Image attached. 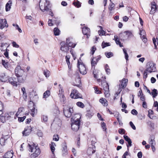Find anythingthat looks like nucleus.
<instances>
[{
    "mask_svg": "<svg viewBox=\"0 0 158 158\" xmlns=\"http://www.w3.org/2000/svg\"><path fill=\"white\" fill-rule=\"evenodd\" d=\"M26 117L24 116L22 117H18V120L19 122H23L26 118Z\"/></svg>",
    "mask_w": 158,
    "mask_h": 158,
    "instance_id": "56",
    "label": "nucleus"
},
{
    "mask_svg": "<svg viewBox=\"0 0 158 158\" xmlns=\"http://www.w3.org/2000/svg\"><path fill=\"white\" fill-rule=\"evenodd\" d=\"M151 94H152L153 98L157 96L158 95L157 90L156 89H154L151 92Z\"/></svg>",
    "mask_w": 158,
    "mask_h": 158,
    "instance_id": "34",
    "label": "nucleus"
},
{
    "mask_svg": "<svg viewBox=\"0 0 158 158\" xmlns=\"http://www.w3.org/2000/svg\"><path fill=\"white\" fill-rule=\"evenodd\" d=\"M101 126L104 131H106V124L104 122L101 123Z\"/></svg>",
    "mask_w": 158,
    "mask_h": 158,
    "instance_id": "51",
    "label": "nucleus"
},
{
    "mask_svg": "<svg viewBox=\"0 0 158 158\" xmlns=\"http://www.w3.org/2000/svg\"><path fill=\"white\" fill-rule=\"evenodd\" d=\"M128 82V80L126 79H123L122 81L121 86L122 89H124L126 86Z\"/></svg>",
    "mask_w": 158,
    "mask_h": 158,
    "instance_id": "26",
    "label": "nucleus"
},
{
    "mask_svg": "<svg viewBox=\"0 0 158 158\" xmlns=\"http://www.w3.org/2000/svg\"><path fill=\"white\" fill-rule=\"evenodd\" d=\"M12 5V2L11 0H9L6 5V11H9L11 8Z\"/></svg>",
    "mask_w": 158,
    "mask_h": 158,
    "instance_id": "24",
    "label": "nucleus"
},
{
    "mask_svg": "<svg viewBox=\"0 0 158 158\" xmlns=\"http://www.w3.org/2000/svg\"><path fill=\"white\" fill-rule=\"evenodd\" d=\"M131 113L134 115H137L138 114L137 111L135 109H133L131 111Z\"/></svg>",
    "mask_w": 158,
    "mask_h": 158,
    "instance_id": "60",
    "label": "nucleus"
},
{
    "mask_svg": "<svg viewBox=\"0 0 158 158\" xmlns=\"http://www.w3.org/2000/svg\"><path fill=\"white\" fill-rule=\"evenodd\" d=\"M2 64L6 69H9V63L8 62H6L4 60H2Z\"/></svg>",
    "mask_w": 158,
    "mask_h": 158,
    "instance_id": "30",
    "label": "nucleus"
},
{
    "mask_svg": "<svg viewBox=\"0 0 158 158\" xmlns=\"http://www.w3.org/2000/svg\"><path fill=\"white\" fill-rule=\"evenodd\" d=\"M142 106L144 108H147V103L145 102H143L142 103Z\"/></svg>",
    "mask_w": 158,
    "mask_h": 158,
    "instance_id": "63",
    "label": "nucleus"
},
{
    "mask_svg": "<svg viewBox=\"0 0 158 158\" xmlns=\"http://www.w3.org/2000/svg\"><path fill=\"white\" fill-rule=\"evenodd\" d=\"M124 33H125V35L127 36V37H125L124 38H123V40H126L128 38H131L133 36V35L131 31H127L124 32Z\"/></svg>",
    "mask_w": 158,
    "mask_h": 158,
    "instance_id": "23",
    "label": "nucleus"
},
{
    "mask_svg": "<svg viewBox=\"0 0 158 158\" xmlns=\"http://www.w3.org/2000/svg\"><path fill=\"white\" fill-rule=\"evenodd\" d=\"M8 77L5 73H2L0 76V80L2 82H7Z\"/></svg>",
    "mask_w": 158,
    "mask_h": 158,
    "instance_id": "19",
    "label": "nucleus"
},
{
    "mask_svg": "<svg viewBox=\"0 0 158 158\" xmlns=\"http://www.w3.org/2000/svg\"><path fill=\"white\" fill-rule=\"evenodd\" d=\"M80 117L79 118H76L72 117L71 118L72 123L71 124V128L74 131H77L79 128L80 123Z\"/></svg>",
    "mask_w": 158,
    "mask_h": 158,
    "instance_id": "4",
    "label": "nucleus"
},
{
    "mask_svg": "<svg viewBox=\"0 0 158 158\" xmlns=\"http://www.w3.org/2000/svg\"><path fill=\"white\" fill-rule=\"evenodd\" d=\"M114 39L115 42L117 44H118L121 47H123V44H121L117 36L116 37L115 36H114Z\"/></svg>",
    "mask_w": 158,
    "mask_h": 158,
    "instance_id": "35",
    "label": "nucleus"
},
{
    "mask_svg": "<svg viewBox=\"0 0 158 158\" xmlns=\"http://www.w3.org/2000/svg\"><path fill=\"white\" fill-rule=\"evenodd\" d=\"M5 27H8V25L7 23L6 20L4 19V22L0 25V28L2 29Z\"/></svg>",
    "mask_w": 158,
    "mask_h": 158,
    "instance_id": "31",
    "label": "nucleus"
},
{
    "mask_svg": "<svg viewBox=\"0 0 158 158\" xmlns=\"http://www.w3.org/2000/svg\"><path fill=\"white\" fill-rule=\"evenodd\" d=\"M50 4V2L47 0H40L39 3V6L40 10L43 12L45 11H49V14L53 18H54V14L51 9L48 7Z\"/></svg>",
    "mask_w": 158,
    "mask_h": 158,
    "instance_id": "1",
    "label": "nucleus"
},
{
    "mask_svg": "<svg viewBox=\"0 0 158 158\" xmlns=\"http://www.w3.org/2000/svg\"><path fill=\"white\" fill-rule=\"evenodd\" d=\"M48 24L49 26H52L53 25V24L52 23V20L49 19L48 22Z\"/></svg>",
    "mask_w": 158,
    "mask_h": 158,
    "instance_id": "64",
    "label": "nucleus"
},
{
    "mask_svg": "<svg viewBox=\"0 0 158 158\" xmlns=\"http://www.w3.org/2000/svg\"><path fill=\"white\" fill-rule=\"evenodd\" d=\"M54 124H56L58 127H60L61 125L60 119L58 118H55L51 126Z\"/></svg>",
    "mask_w": 158,
    "mask_h": 158,
    "instance_id": "18",
    "label": "nucleus"
},
{
    "mask_svg": "<svg viewBox=\"0 0 158 158\" xmlns=\"http://www.w3.org/2000/svg\"><path fill=\"white\" fill-rule=\"evenodd\" d=\"M123 52L125 55V58L126 59L127 61L128 60V58L129 56H128V55L127 52V51L124 48H123Z\"/></svg>",
    "mask_w": 158,
    "mask_h": 158,
    "instance_id": "47",
    "label": "nucleus"
},
{
    "mask_svg": "<svg viewBox=\"0 0 158 158\" xmlns=\"http://www.w3.org/2000/svg\"><path fill=\"white\" fill-rule=\"evenodd\" d=\"M31 127H26L22 133L23 135L25 136L28 135L31 132Z\"/></svg>",
    "mask_w": 158,
    "mask_h": 158,
    "instance_id": "16",
    "label": "nucleus"
},
{
    "mask_svg": "<svg viewBox=\"0 0 158 158\" xmlns=\"http://www.w3.org/2000/svg\"><path fill=\"white\" fill-rule=\"evenodd\" d=\"M9 136L8 135H7L5 136L4 137H2L0 139V144H1L2 145L4 146L5 145V143L6 142V140L7 139V138Z\"/></svg>",
    "mask_w": 158,
    "mask_h": 158,
    "instance_id": "27",
    "label": "nucleus"
},
{
    "mask_svg": "<svg viewBox=\"0 0 158 158\" xmlns=\"http://www.w3.org/2000/svg\"><path fill=\"white\" fill-rule=\"evenodd\" d=\"M155 66L156 64L152 62H149L147 63L146 69L143 73V78L146 79L147 77L148 72L151 73L156 71V69Z\"/></svg>",
    "mask_w": 158,
    "mask_h": 158,
    "instance_id": "3",
    "label": "nucleus"
},
{
    "mask_svg": "<svg viewBox=\"0 0 158 158\" xmlns=\"http://www.w3.org/2000/svg\"><path fill=\"white\" fill-rule=\"evenodd\" d=\"M99 102L105 106H106L108 105L107 101L104 98H102L100 99Z\"/></svg>",
    "mask_w": 158,
    "mask_h": 158,
    "instance_id": "29",
    "label": "nucleus"
},
{
    "mask_svg": "<svg viewBox=\"0 0 158 158\" xmlns=\"http://www.w3.org/2000/svg\"><path fill=\"white\" fill-rule=\"evenodd\" d=\"M110 46V43H105L103 42L102 44V48H105Z\"/></svg>",
    "mask_w": 158,
    "mask_h": 158,
    "instance_id": "43",
    "label": "nucleus"
},
{
    "mask_svg": "<svg viewBox=\"0 0 158 158\" xmlns=\"http://www.w3.org/2000/svg\"><path fill=\"white\" fill-rule=\"evenodd\" d=\"M13 151L12 150L9 151L5 154L4 158H12L13 156Z\"/></svg>",
    "mask_w": 158,
    "mask_h": 158,
    "instance_id": "21",
    "label": "nucleus"
},
{
    "mask_svg": "<svg viewBox=\"0 0 158 158\" xmlns=\"http://www.w3.org/2000/svg\"><path fill=\"white\" fill-rule=\"evenodd\" d=\"M44 74L46 78L48 77L50 75V72L48 70L46 69L44 71Z\"/></svg>",
    "mask_w": 158,
    "mask_h": 158,
    "instance_id": "40",
    "label": "nucleus"
},
{
    "mask_svg": "<svg viewBox=\"0 0 158 158\" xmlns=\"http://www.w3.org/2000/svg\"><path fill=\"white\" fill-rule=\"evenodd\" d=\"M50 94V92L49 90H47L43 94V98H47L48 97Z\"/></svg>",
    "mask_w": 158,
    "mask_h": 158,
    "instance_id": "39",
    "label": "nucleus"
},
{
    "mask_svg": "<svg viewBox=\"0 0 158 158\" xmlns=\"http://www.w3.org/2000/svg\"><path fill=\"white\" fill-rule=\"evenodd\" d=\"M105 70L108 74H110V69L109 68V66L107 64H106L105 65Z\"/></svg>",
    "mask_w": 158,
    "mask_h": 158,
    "instance_id": "48",
    "label": "nucleus"
},
{
    "mask_svg": "<svg viewBox=\"0 0 158 158\" xmlns=\"http://www.w3.org/2000/svg\"><path fill=\"white\" fill-rule=\"evenodd\" d=\"M96 49V48L94 46L92 48H91V52H90V54H92V55H93L94 54V53Z\"/></svg>",
    "mask_w": 158,
    "mask_h": 158,
    "instance_id": "58",
    "label": "nucleus"
},
{
    "mask_svg": "<svg viewBox=\"0 0 158 158\" xmlns=\"http://www.w3.org/2000/svg\"><path fill=\"white\" fill-rule=\"evenodd\" d=\"M130 125V126L134 130H135L136 129V127L133 124V123L131 121L129 123Z\"/></svg>",
    "mask_w": 158,
    "mask_h": 158,
    "instance_id": "59",
    "label": "nucleus"
},
{
    "mask_svg": "<svg viewBox=\"0 0 158 158\" xmlns=\"http://www.w3.org/2000/svg\"><path fill=\"white\" fill-rule=\"evenodd\" d=\"M23 75H21V76H19L17 77V81L20 83H23L24 81L25 77L23 78Z\"/></svg>",
    "mask_w": 158,
    "mask_h": 158,
    "instance_id": "32",
    "label": "nucleus"
},
{
    "mask_svg": "<svg viewBox=\"0 0 158 158\" xmlns=\"http://www.w3.org/2000/svg\"><path fill=\"white\" fill-rule=\"evenodd\" d=\"M95 59L94 57H93L92 58V60L91 61V64L92 67H93V66H94L95 65H96L97 63V62L96 61L94 60V59Z\"/></svg>",
    "mask_w": 158,
    "mask_h": 158,
    "instance_id": "46",
    "label": "nucleus"
},
{
    "mask_svg": "<svg viewBox=\"0 0 158 158\" xmlns=\"http://www.w3.org/2000/svg\"><path fill=\"white\" fill-rule=\"evenodd\" d=\"M15 72L16 77L23 75L24 73V70L23 69H21L20 65L17 66L15 69Z\"/></svg>",
    "mask_w": 158,
    "mask_h": 158,
    "instance_id": "8",
    "label": "nucleus"
},
{
    "mask_svg": "<svg viewBox=\"0 0 158 158\" xmlns=\"http://www.w3.org/2000/svg\"><path fill=\"white\" fill-rule=\"evenodd\" d=\"M93 113L91 111L89 110L87 111L86 115V116L90 118L93 115Z\"/></svg>",
    "mask_w": 158,
    "mask_h": 158,
    "instance_id": "44",
    "label": "nucleus"
},
{
    "mask_svg": "<svg viewBox=\"0 0 158 158\" xmlns=\"http://www.w3.org/2000/svg\"><path fill=\"white\" fill-rule=\"evenodd\" d=\"M63 149L62 150V155L65 156L68 154V151L66 143H64L62 145Z\"/></svg>",
    "mask_w": 158,
    "mask_h": 158,
    "instance_id": "17",
    "label": "nucleus"
},
{
    "mask_svg": "<svg viewBox=\"0 0 158 158\" xmlns=\"http://www.w3.org/2000/svg\"><path fill=\"white\" fill-rule=\"evenodd\" d=\"M95 92L97 94H100L101 93V91L99 90L97 87H94Z\"/></svg>",
    "mask_w": 158,
    "mask_h": 158,
    "instance_id": "53",
    "label": "nucleus"
},
{
    "mask_svg": "<svg viewBox=\"0 0 158 158\" xmlns=\"http://www.w3.org/2000/svg\"><path fill=\"white\" fill-rule=\"evenodd\" d=\"M98 33L99 34V35H105V32L103 30H99L98 31Z\"/></svg>",
    "mask_w": 158,
    "mask_h": 158,
    "instance_id": "54",
    "label": "nucleus"
},
{
    "mask_svg": "<svg viewBox=\"0 0 158 158\" xmlns=\"http://www.w3.org/2000/svg\"><path fill=\"white\" fill-rule=\"evenodd\" d=\"M77 67L78 68L81 73L84 75L86 73V68L85 65L82 63H80L78 61Z\"/></svg>",
    "mask_w": 158,
    "mask_h": 158,
    "instance_id": "6",
    "label": "nucleus"
},
{
    "mask_svg": "<svg viewBox=\"0 0 158 158\" xmlns=\"http://www.w3.org/2000/svg\"><path fill=\"white\" fill-rule=\"evenodd\" d=\"M119 37L120 38L121 40H123V38H124L125 37H127L126 35H125V33H121L119 35Z\"/></svg>",
    "mask_w": 158,
    "mask_h": 158,
    "instance_id": "55",
    "label": "nucleus"
},
{
    "mask_svg": "<svg viewBox=\"0 0 158 158\" xmlns=\"http://www.w3.org/2000/svg\"><path fill=\"white\" fill-rule=\"evenodd\" d=\"M140 37L143 42L145 43L147 42V39L146 37V34L144 30L142 29H140Z\"/></svg>",
    "mask_w": 158,
    "mask_h": 158,
    "instance_id": "10",
    "label": "nucleus"
},
{
    "mask_svg": "<svg viewBox=\"0 0 158 158\" xmlns=\"http://www.w3.org/2000/svg\"><path fill=\"white\" fill-rule=\"evenodd\" d=\"M149 143L151 144V146L152 145H156V142L155 140V137L154 135H151L148 140Z\"/></svg>",
    "mask_w": 158,
    "mask_h": 158,
    "instance_id": "22",
    "label": "nucleus"
},
{
    "mask_svg": "<svg viewBox=\"0 0 158 158\" xmlns=\"http://www.w3.org/2000/svg\"><path fill=\"white\" fill-rule=\"evenodd\" d=\"M42 121L44 123L47 122L48 120V117L47 115H43L41 116Z\"/></svg>",
    "mask_w": 158,
    "mask_h": 158,
    "instance_id": "37",
    "label": "nucleus"
},
{
    "mask_svg": "<svg viewBox=\"0 0 158 158\" xmlns=\"http://www.w3.org/2000/svg\"><path fill=\"white\" fill-rule=\"evenodd\" d=\"M119 134H125V130L123 128L119 129L118 131Z\"/></svg>",
    "mask_w": 158,
    "mask_h": 158,
    "instance_id": "52",
    "label": "nucleus"
},
{
    "mask_svg": "<svg viewBox=\"0 0 158 158\" xmlns=\"http://www.w3.org/2000/svg\"><path fill=\"white\" fill-rule=\"evenodd\" d=\"M13 46L16 48H19V46L18 44H17L15 42H13L12 43Z\"/></svg>",
    "mask_w": 158,
    "mask_h": 158,
    "instance_id": "62",
    "label": "nucleus"
},
{
    "mask_svg": "<svg viewBox=\"0 0 158 158\" xmlns=\"http://www.w3.org/2000/svg\"><path fill=\"white\" fill-rule=\"evenodd\" d=\"M105 54L108 58H110L113 56V53L111 52H105Z\"/></svg>",
    "mask_w": 158,
    "mask_h": 158,
    "instance_id": "38",
    "label": "nucleus"
},
{
    "mask_svg": "<svg viewBox=\"0 0 158 158\" xmlns=\"http://www.w3.org/2000/svg\"><path fill=\"white\" fill-rule=\"evenodd\" d=\"M73 3L74 5L78 8L80 7L81 6V4L80 2L78 1H75Z\"/></svg>",
    "mask_w": 158,
    "mask_h": 158,
    "instance_id": "41",
    "label": "nucleus"
},
{
    "mask_svg": "<svg viewBox=\"0 0 158 158\" xmlns=\"http://www.w3.org/2000/svg\"><path fill=\"white\" fill-rule=\"evenodd\" d=\"M37 112V110H35L34 107H33L31 110V114L32 116L34 117V115L35 113H36Z\"/></svg>",
    "mask_w": 158,
    "mask_h": 158,
    "instance_id": "45",
    "label": "nucleus"
},
{
    "mask_svg": "<svg viewBox=\"0 0 158 158\" xmlns=\"http://www.w3.org/2000/svg\"><path fill=\"white\" fill-rule=\"evenodd\" d=\"M61 47L60 50L64 53L67 52L69 50V48L67 44H66L64 42H63L61 43Z\"/></svg>",
    "mask_w": 158,
    "mask_h": 158,
    "instance_id": "11",
    "label": "nucleus"
},
{
    "mask_svg": "<svg viewBox=\"0 0 158 158\" xmlns=\"http://www.w3.org/2000/svg\"><path fill=\"white\" fill-rule=\"evenodd\" d=\"M59 95L60 97V100L61 102L63 104H64L66 102V99L64 95L62 94V89L59 90Z\"/></svg>",
    "mask_w": 158,
    "mask_h": 158,
    "instance_id": "15",
    "label": "nucleus"
},
{
    "mask_svg": "<svg viewBox=\"0 0 158 158\" xmlns=\"http://www.w3.org/2000/svg\"><path fill=\"white\" fill-rule=\"evenodd\" d=\"M23 110H24V108L23 107H20L19 108L18 110V111L15 114V115L16 116V117H18L19 114L21 112H22Z\"/></svg>",
    "mask_w": 158,
    "mask_h": 158,
    "instance_id": "42",
    "label": "nucleus"
},
{
    "mask_svg": "<svg viewBox=\"0 0 158 158\" xmlns=\"http://www.w3.org/2000/svg\"><path fill=\"white\" fill-rule=\"evenodd\" d=\"M54 34L55 35H60V31L57 27H55L53 30Z\"/></svg>",
    "mask_w": 158,
    "mask_h": 158,
    "instance_id": "36",
    "label": "nucleus"
},
{
    "mask_svg": "<svg viewBox=\"0 0 158 158\" xmlns=\"http://www.w3.org/2000/svg\"><path fill=\"white\" fill-rule=\"evenodd\" d=\"M28 147L29 152H32L31 154V157L35 158L37 157L40 154V150L39 147L35 145L33 143H28Z\"/></svg>",
    "mask_w": 158,
    "mask_h": 158,
    "instance_id": "2",
    "label": "nucleus"
},
{
    "mask_svg": "<svg viewBox=\"0 0 158 158\" xmlns=\"http://www.w3.org/2000/svg\"><path fill=\"white\" fill-rule=\"evenodd\" d=\"M123 137L125 140L127 142H128L129 141H130L131 140L130 138L127 135H124Z\"/></svg>",
    "mask_w": 158,
    "mask_h": 158,
    "instance_id": "57",
    "label": "nucleus"
},
{
    "mask_svg": "<svg viewBox=\"0 0 158 158\" xmlns=\"http://www.w3.org/2000/svg\"><path fill=\"white\" fill-rule=\"evenodd\" d=\"M70 97L73 98H81V95L75 89H73L70 95Z\"/></svg>",
    "mask_w": 158,
    "mask_h": 158,
    "instance_id": "7",
    "label": "nucleus"
},
{
    "mask_svg": "<svg viewBox=\"0 0 158 158\" xmlns=\"http://www.w3.org/2000/svg\"><path fill=\"white\" fill-rule=\"evenodd\" d=\"M7 81H8L12 85L16 86L17 85V79L14 77H11L8 78Z\"/></svg>",
    "mask_w": 158,
    "mask_h": 158,
    "instance_id": "14",
    "label": "nucleus"
},
{
    "mask_svg": "<svg viewBox=\"0 0 158 158\" xmlns=\"http://www.w3.org/2000/svg\"><path fill=\"white\" fill-rule=\"evenodd\" d=\"M50 148L51 151L52 153H54V152L55 150V147L56 146V145L55 143L54 142H51V144H50Z\"/></svg>",
    "mask_w": 158,
    "mask_h": 158,
    "instance_id": "33",
    "label": "nucleus"
},
{
    "mask_svg": "<svg viewBox=\"0 0 158 158\" xmlns=\"http://www.w3.org/2000/svg\"><path fill=\"white\" fill-rule=\"evenodd\" d=\"M70 40L71 39L69 38L66 39V41L67 45L68 47H69L72 48H74L76 45V44L73 43L71 42Z\"/></svg>",
    "mask_w": 158,
    "mask_h": 158,
    "instance_id": "20",
    "label": "nucleus"
},
{
    "mask_svg": "<svg viewBox=\"0 0 158 158\" xmlns=\"http://www.w3.org/2000/svg\"><path fill=\"white\" fill-rule=\"evenodd\" d=\"M53 139L54 140L57 141L59 140V137L57 135H54L53 136Z\"/></svg>",
    "mask_w": 158,
    "mask_h": 158,
    "instance_id": "50",
    "label": "nucleus"
},
{
    "mask_svg": "<svg viewBox=\"0 0 158 158\" xmlns=\"http://www.w3.org/2000/svg\"><path fill=\"white\" fill-rule=\"evenodd\" d=\"M6 44V43H2L1 44V45L0 46V49L1 50V51H4L5 50H6V51L4 52V55L5 56V57L8 59L9 58V56H8V51H9V50L7 49V48H6V49H3V47H4Z\"/></svg>",
    "mask_w": 158,
    "mask_h": 158,
    "instance_id": "12",
    "label": "nucleus"
},
{
    "mask_svg": "<svg viewBox=\"0 0 158 158\" xmlns=\"http://www.w3.org/2000/svg\"><path fill=\"white\" fill-rule=\"evenodd\" d=\"M101 85L105 91L104 94L106 97H108L110 95L109 93V86L105 81H102Z\"/></svg>",
    "mask_w": 158,
    "mask_h": 158,
    "instance_id": "5",
    "label": "nucleus"
},
{
    "mask_svg": "<svg viewBox=\"0 0 158 158\" xmlns=\"http://www.w3.org/2000/svg\"><path fill=\"white\" fill-rule=\"evenodd\" d=\"M157 10V8L156 5L155 4H152L151 6V9L150 11V14H153L156 12V10Z\"/></svg>",
    "mask_w": 158,
    "mask_h": 158,
    "instance_id": "28",
    "label": "nucleus"
},
{
    "mask_svg": "<svg viewBox=\"0 0 158 158\" xmlns=\"http://www.w3.org/2000/svg\"><path fill=\"white\" fill-rule=\"evenodd\" d=\"M77 105L81 108H83L85 106L84 104L81 102H77Z\"/></svg>",
    "mask_w": 158,
    "mask_h": 158,
    "instance_id": "49",
    "label": "nucleus"
},
{
    "mask_svg": "<svg viewBox=\"0 0 158 158\" xmlns=\"http://www.w3.org/2000/svg\"><path fill=\"white\" fill-rule=\"evenodd\" d=\"M95 147L94 146V148H95ZM94 147H93V148L89 147L88 148L87 150V154L89 155H91L93 154L95 152V150L94 149Z\"/></svg>",
    "mask_w": 158,
    "mask_h": 158,
    "instance_id": "25",
    "label": "nucleus"
},
{
    "mask_svg": "<svg viewBox=\"0 0 158 158\" xmlns=\"http://www.w3.org/2000/svg\"><path fill=\"white\" fill-rule=\"evenodd\" d=\"M73 112V108H69L67 109H64V113L65 116L67 118L70 117Z\"/></svg>",
    "mask_w": 158,
    "mask_h": 158,
    "instance_id": "9",
    "label": "nucleus"
},
{
    "mask_svg": "<svg viewBox=\"0 0 158 158\" xmlns=\"http://www.w3.org/2000/svg\"><path fill=\"white\" fill-rule=\"evenodd\" d=\"M82 32L84 35H86L87 38L90 36V30L87 27H84L82 28Z\"/></svg>",
    "mask_w": 158,
    "mask_h": 158,
    "instance_id": "13",
    "label": "nucleus"
},
{
    "mask_svg": "<svg viewBox=\"0 0 158 158\" xmlns=\"http://www.w3.org/2000/svg\"><path fill=\"white\" fill-rule=\"evenodd\" d=\"M114 4L113 3H112L110 5L109 7V9L111 11L113 10V7H114Z\"/></svg>",
    "mask_w": 158,
    "mask_h": 158,
    "instance_id": "61",
    "label": "nucleus"
}]
</instances>
